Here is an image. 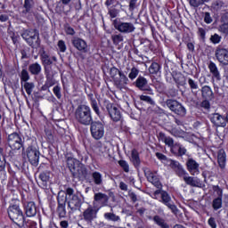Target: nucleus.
I'll list each match as a JSON object with an SVG mask.
<instances>
[{"mask_svg":"<svg viewBox=\"0 0 228 228\" xmlns=\"http://www.w3.org/2000/svg\"><path fill=\"white\" fill-rule=\"evenodd\" d=\"M75 119L82 126H90L94 122L92 110L87 105H80L75 110Z\"/></svg>","mask_w":228,"mask_h":228,"instance_id":"f257e3e1","label":"nucleus"},{"mask_svg":"<svg viewBox=\"0 0 228 228\" xmlns=\"http://www.w3.org/2000/svg\"><path fill=\"white\" fill-rule=\"evenodd\" d=\"M66 201L68 200V208H69V213H74L77 211V209H81V206L83 205V201L81 200V197L77 194H74V189L69 187L66 189V197L63 198Z\"/></svg>","mask_w":228,"mask_h":228,"instance_id":"f03ea898","label":"nucleus"},{"mask_svg":"<svg viewBox=\"0 0 228 228\" xmlns=\"http://www.w3.org/2000/svg\"><path fill=\"white\" fill-rule=\"evenodd\" d=\"M7 213L9 218L14 222L18 227L22 228L24 225H26L24 214L22 213V210L19 205H11L7 209Z\"/></svg>","mask_w":228,"mask_h":228,"instance_id":"7ed1b4c3","label":"nucleus"},{"mask_svg":"<svg viewBox=\"0 0 228 228\" xmlns=\"http://www.w3.org/2000/svg\"><path fill=\"white\" fill-rule=\"evenodd\" d=\"M67 165L72 174L73 176L81 179V177H85L86 174V167L79 162V160L69 157L67 159Z\"/></svg>","mask_w":228,"mask_h":228,"instance_id":"20e7f679","label":"nucleus"},{"mask_svg":"<svg viewBox=\"0 0 228 228\" xmlns=\"http://www.w3.org/2000/svg\"><path fill=\"white\" fill-rule=\"evenodd\" d=\"M21 37L27 42V44L30 45V47H34L35 49L40 47V38L37 29L24 30Z\"/></svg>","mask_w":228,"mask_h":228,"instance_id":"39448f33","label":"nucleus"},{"mask_svg":"<svg viewBox=\"0 0 228 228\" xmlns=\"http://www.w3.org/2000/svg\"><path fill=\"white\" fill-rule=\"evenodd\" d=\"M91 135L94 140H101L104 136V125L101 121H93L90 124Z\"/></svg>","mask_w":228,"mask_h":228,"instance_id":"423d86ee","label":"nucleus"},{"mask_svg":"<svg viewBox=\"0 0 228 228\" xmlns=\"http://www.w3.org/2000/svg\"><path fill=\"white\" fill-rule=\"evenodd\" d=\"M114 28L119 33H122L123 35H129L131 33H134L136 31V27L134 26V23L133 22H127V21H118L114 23Z\"/></svg>","mask_w":228,"mask_h":228,"instance_id":"0eeeda50","label":"nucleus"},{"mask_svg":"<svg viewBox=\"0 0 228 228\" xmlns=\"http://www.w3.org/2000/svg\"><path fill=\"white\" fill-rule=\"evenodd\" d=\"M166 104L170 111H173V113H175L180 117H184L186 115V109L184 106H183V104H181V102H177V100H167Z\"/></svg>","mask_w":228,"mask_h":228,"instance_id":"6e6552de","label":"nucleus"},{"mask_svg":"<svg viewBox=\"0 0 228 228\" xmlns=\"http://www.w3.org/2000/svg\"><path fill=\"white\" fill-rule=\"evenodd\" d=\"M7 142L12 151H20L22 149V138L17 133L9 134Z\"/></svg>","mask_w":228,"mask_h":228,"instance_id":"1a4fd4ad","label":"nucleus"},{"mask_svg":"<svg viewBox=\"0 0 228 228\" xmlns=\"http://www.w3.org/2000/svg\"><path fill=\"white\" fill-rule=\"evenodd\" d=\"M160 197V202L164 204V206H167V208H168V209H170L172 213H174V215H177V213H179L177 206L173 203L172 198L170 197V194H168V192L162 191Z\"/></svg>","mask_w":228,"mask_h":228,"instance_id":"9d476101","label":"nucleus"},{"mask_svg":"<svg viewBox=\"0 0 228 228\" xmlns=\"http://www.w3.org/2000/svg\"><path fill=\"white\" fill-rule=\"evenodd\" d=\"M27 157L29 163L34 167H37V165H38V161H40V151H38L37 147L29 146L27 150Z\"/></svg>","mask_w":228,"mask_h":228,"instance_id":"9b49d317","label":"nucleus"},{"mask_svg":"<svg viewBox=\"0 0 228 228\" xmlns=\"http://www.w3.org/2000/svg\"><path fill=\"white\" fill-rule=\"evenodd\" d=\"M186 167L191 175H199L200 174V165L195 159L190 158L186 161Z\"/></svg>","mask_w":228,"mask_h":228,"instance_id":"f8f14e48","label":"nucleus"},{"mask_svg":"<svg viewBox=\"0 0 228 228\" xmlns=\"http://www.w3.org/2000/svg\"><path fill=\"white\" fill-rule=\"evenodd\" d=\"M216 58L222 65H228V50L218 46L216 50Z\"/></svg>","mask_w":228,"mask_h":228,"instance_id":"ddd939ff","label":"nucleus"},{"mask_svg":"<svg viewBox=\"0 0 228 228\" xmlns=\"http://www.w3.org/2000/svg\"><path fill=\"white\" fill-rule=\"evenodd\" d=\"M107 110L109 111V115L113 122H120L122 119V114L115 105L111 103L107 104Z\"/></svg>","mask_w":228,"mask_h":228,"instance_id":"4468645a","label":"nucleus"},{"mask_svg":"<svg viewBox=\"0 0 228 228\" xmlns=\"http://www.w3.org/2000/svg\"><path fill=\"white\" fill-rule=\"evenodd\" d=\"M97 213H99V208L90 205L83 213L84 220L92 222V220L97 218Z\"/></svg>","mask_w":228,"mask_h":228,"instance_id":"2eb2a0df","label":"nucleus"},{"mask_svg":"<svg viewBox=\"0 0 228 228\" xmlns=\"http://www.w3.org/2000/svg\"><path fill=\"white\" fill-rule=\"evenodd\" d=\"M147 78L143 77H139L135 81V86L139 88V90L146 91L150 95H154V91L149 87Z\"/></svg>","mask_w":228,"mask_h":228,"instance_id":"dca6fc26","label":"nucleus"},{"mask_svg":"<svg viewBox=\"0 0 228 228\" xmlns=\"http://www.w3.org/2000/svg\"><path fill=\"white\" fill-rule=\"evenodd\" d=\"M73 47H76L80 53H88V44L86 41L80 37H75L72 39Z\"/></svg>","mask_w":228,"mask_h":228,"instance_id":"f3484780","label":"nucleus"},{"mask_svg":"<svg viewBox=\"0 0 228 228\" xmlns=\"http://www.w3.org/2000/svg\"><path fill=\"white\" fill-rule=\"evenodd\" d=\"M66 200L63 199V196H58V208L57 215L59 218H65L67 216V208H66Z\"/></svg>","mask_w":228,"mask_h":228,"instance_id":"a211bd4d","label":"nucleus"},{"mask_svg":"<svg viewBox=\"0 0 228 228\" xmlns=\"http://www.w3.org/2000/svg\"><path fill=\"white\" fill-rule=\"evenodd\" d=\"M144 175L149 183H151V184H153L157 188H159V186H161V183H159V178L158 177V175H156V173L146 169L144 170Z\"/></svg>","mask_w":228,"mask_h":228,"instance_id":"6ab92c4d","label":"nucleus"},{"mask_svg":"<svg viewBox=\"0 0 228 228\" xmlns=\"http://www.w3.org/2000/svg\"><path fill=\"white\" fill-rule=\"evenodd\" d=\"M0 175L2 179H6V157L0 148Z\"/></svg>","mask_w":228,"mask_h":228,"instance_id":"aec40b11","label":"nucleus"},{"mask_svg":"<svg viewBox=\"0 0 228 228\" xmlns=\"http://www.w3.org/2000/svg\"><path fill=\"white\" fill-rule=\"evenodd\" d=\"M110 200V198L108 197V195L102 193V192H98L94 194V204H100L102 208H103V206H108V200Z\"/></svg>","mask_w":228,"mask_h":228,"instance_id":"412c9836","label":"nucleus"},{"mask_svg":"<svg viewBox=\"0 0 228 228\" xmlns=\"http://www.w3.org/2000/svg\"><path fill=\"white\" fill-rule=\"evenodd\" d=\"M25 214L29 218L37 216V205H35V202L29 201L25 204Z\"/></svg>","mask_w":228,"mask_h":228,"instance_id":"4be33fe9","label":"nucleus"},{"mask_svg":"<svg viewBox=\"0 0 228 228\" xmlns=\"http://www.w3.org/2000/svg\"><path fill=\"white\" fill-rule=\"evenodd\" d=\"M119 77L116 78L114 80V84L116 85V86H118L120 90H122V88H124V86H126V85H127V83H129V78H127L126 77V75L124 73H119L118 75Z\"/></svg>","mask_w":228,"mask_h":228,"instance_id":"5701e85b","label":"nucleus"},{"mask_svg":"<svg viewBox=\"0 0 228 228\" xmlns=\"http://www.w3.org/2000/svg\"><path fill=\"white\" fill-rule=\"evenodd\" d=\"M159 140L160 142H163L166 145H167V147H170L171 152H172V148H174L175 146V144L174 143V139L172 137L167 136L163 133H159Z\"/></svg>","mask_w":228,"mask_h":228,"instance_id":"b1692460","label":"nucleus"},{"mask_svg":"<svg viewBox=\"0 0 228 228\" xmlns=\"http://www.w3.org/2000/svg\"><path fill=\"white\" fill-rule=\"evenodd\" d=\"M171 152L173 154H176L177 156H184V154H186L187 151H186V148L184 146H183L181 143L175 142V146L172 148Z\"/></svg>","mask_w":228,"mask_h":228,"instance_id":"393cba45","label":"nucleus"},{"mask_svg":"<svg viewBox=\"0 0 228 228\" xmlns=\"http://www.w3.org/2000/svg\"><path fill=\"white\" fill-rule=\"evenodd\" d=\"M39 179L43 183V187L47 188V183H49L51 179V172L50 171H43L39 174Z\"/></svg>","mask_w":228,"mask_h":228,"instance_id":"a878e982","label":"nucleus"},{"mask_svg":"<svg viewBox=\"0 0 228 228\" xmlns=\"http://www.w3.org/2000/svg\"><path fill=\"white\" fill-rule=\"evenodd\" d=\"M28 70L33 76H38L42 72V66L38 62H35L28 66Z\"/></svg>","mask_w":228,"mask_h":228,"instance_id":"bb28decb","label":"nucleus"},{"mask_svg":"<svg viewBox=\"0 0 228 228\" xmlns=\"http://www.w3.org/2000/svg\"><path fill=\"white\" fill-rule=\"evenodd\" d=\"M33 6H35V2L33 0H24L23 13L28 15V13H33Z\"/></svg>","mask_w":228,"mask_h":228,"instance_id":"cd10ccee","label":"nucleus"},{"mask_svg":"<svg viewBox=\"0 0 228 228\" xmlns=\"http://www.w3.org/2000/svg\"><path fill=\"white\" fill-rule=\"evenodd\" d=\"M208 69L213 75V77H215V79H217V81H220V71H218V67H216V64H215V62H210L208 65Z\"/></svg>","mask_w":228,"mask_h":228,"instance_id":"c85d7f7f","label":"nucleus"},{"mask_svg":"<svg viewBox=\"0 0 228 228\" xmlns=\"http://www.w3.org/2000/svg\"><path fill=\"white\" fill-rule=\"evenodd\" d=\"M226 159H227V156L225 155V151L219 150V151L217 153V161H218L219 167H221V168H224L225 167Z\"/></svg>","mask_w":228,"mask_h":228,"instance_id":"c756f323","label":"nucleus"},{"mask_svg":"<svg viewBox=\"0 0 228 228\" xmlns=\"http://www.w3.org/2000/svg\"><path fill=\"white\" fill-rule=\"evenodd\" d=\"M183 179L184 183L188 184V186L197 187L200 184L199 179L190 176L188 175H186Z\"/></svg>","mask_w":228,"mask_h":228,"instance_id":"7c9ffc66","label":"nucleus"},{"mask_svg":"<svg viewBox=\"0 0 228 228\" xmlns=\"http://www.w3.org/2000/svg\"><path fill=\"white\" fill-rule=\"evenodd\" d=\"M201 95L203 99H213V90L208 86H204L201 88Z\"/></svg>","mask_w":228,"mask_h":228,"instance_id":"2f4dec72","label":"nucleus"},{"mask_svg":"<svg viewBox=\"0 0 228 228\" xmlns=\"http://www.w3.org/2000/svg\"><path fill=\"white\" fill-rule=\"evenodd\" d=\"M131 161L134 167H140V154L138 151L133 150L131 153Z\"/></svg>","mask_w":228,"mask_h":228,"instance_id":"473e14b6","label":"nucleus"},{"mask_svg":"<svg viewBox=\"0 0 228 228\" xmlns=\"http://www.w3.org/2000/svg\"><path fill=\"white\" fill-rule=\"evenodd\" d=\"M92 179L97 186H101L102 184V174L95 171L92 174Z\"/></svg>","mask_w":228,"mask_h":228,"instance_id":"72a5a7b5","label":"nucleus"},{"mask_svg":"<svg viewBox=\"0 0 228 228\" xmlns=\"http://www.w3.org/2000/svg\"><path fill=\"white\" fill-rule=\"evenodd\" d=\"M21 86H23L28 95H31V94H33V90H35V83L33 82H24Z\"/></svg>","mask_w":228,"mask_h":228,"instance_id":"f704fd0d","label":"nucleus"},{"mask_svg":"<svg viewBox=\"0 0 228 228\" xmlns=\"http://www.w3.org/2000/svg\"><path fill=\"white\" fill-rule=\"evenodd\" d=\"M150 74H161V66L158 62H152L149 68Z\"/></svg>","mask_w":228,"mask_h":228,"instance_id":"c9c22d12","label":"nucleus"},{"mask_svg":"<svg viewBox=\"0 0 228 228\" xmlns=\"http://www.w3.org/2000/svg\"><path fill=\"white\" fill-rule=\"evenodd\" d=\"M153 221L155 222V224H157V225H159V227H161V228H169L170 227L168 225V224H167V222H165V219L161 218L159 216H155L153 217Z\"/></svg>","mask_w":228,"mask_h":228,"instance_id":"e433bc0d","label":"nucleus"},{"mask_svg":"<svg viewBox=\"0 0 228 228\" xmlns=\"http://www.w3.org/2000/svg\"><path fill=\"white\" fill-rule=\"evenodd\" d=\"M41 61L45 67H47L48 65H53V59H51V57L47 53H45V52H43L41 53Z\"/></svg>","mask_w":228,"mask_h":228,"instance_id":"4c0bfd02","label":"nucleus"},{"mask_svg":"<svg viewBox=\"0 0 228 228\" xmlns=\"http://www.w3.org/2000/svg\"><path fill=\"white\" fill-rule=\"evenodd\" d=\"M170 134L176 138H184L186 136V133L179 128H172Z\"/></svg>","mask_w":228,"mask_h":228,"instance_id":"58836bf2","label":"nucleus"},{"mask_svg":"<svg viewBox=\"0 0 228 228\" xmlns=\"http://www.w3.org/2000/svg\"><path fill=\"white\" fill-rule=\"evenodd\" d=\"M104 218L105 220H109L110 222H119L120 220V216L110 212L104 214Z\"/></svg>","mask_w":228,"mask_h":228,"instance_id":"ea45409f","label":"nucleus"},{"mask_svg":"<svg viewBox=\"0 0 228 228\" xmlns=\"http://www.w3.org/2000/svg\"><path fill=\"white\" fill-rule=\"evenodd\" d=\"M20 84L28 83L29 81V72H28V69H22L20 75Z\"/></svg>","mask_w":228,"mask_h":228,"instance_id":"a19ab883","label":"nucleus"},{"mask_svg":"<svg viewBox=\"0 0 228 228\" xmlns=\"http://www.w3.org/2000/svg\"><path fill=\"white\" fill-rule=\"evenodd\" d=\"M167 165H168V167H170V168H172L175 171L183 166V165H181V163H179V161L170 159L167 160Z\"/></svg>","mask_w":228,"mask_h":228,"instance_id":"79ce46f5","label":"nucleus"},{"mask_svg":"<svg viewBox=\"0 0 228 228\" xmlns=\"http://www.w3.org/2000/svg\"><path fill=\"white\" fill-rule=\"evenodd\" d=\"M111 38L114 45H118L120 42H124V36L122 34L114 35Z\"/></svg>","mask_w":228,"mask_h":228,"instance_id":"37998d69","label":"nucleus"},{"mask_svg":"<svg viewBox=\"0 0 228 228\" xmlns=\"http://www.w3.org/2000/svg\"><path fill=\"white\" fill-rule=\"evenodd\" d=\"M110 77H112L113 81H115V79L118 78V77L117 76H120V74H122V71L118 70V69H117L116 67H113L110 69Z\"/></svg>","mask_w":228,"mask_h":228,"instance_id":"c03bdc74","label":"nucleus"},{"mask_svg":"<svg viewBox=\"0 0 228 228\" xmlns=\"http://www.w3.org/2000/svg\"><path fill=\"white\" fill-rule=\"evenodd\" d=\"M212 206L216 211L222 208V196H219L218 198L215 199L213 200Z\"/></svg>","mask_w":228,"mask_h":228,"instance_id":"a18cd8bd","label":"nucleus"},{"mask_svg":"<svg viewBox=\"0 0 228 228\" xmlns=\"http://www.w3.org/2000/svg\"><path fill=\"white\" fill-rule=\"evenodd\" d=\"M138 74H140V70H138V69H136L135 67L131 69L130 73L128 74V77L129 79H136V77H138Z\"/></svg>","mask_w":228,"mask_h":228,"instance_id":"49530a36","label":"nucleus"},{"mask_svg":"<svg viewBox=\"0 0 228 228\" xmlns=\"http://www.w3.org/2000/svg\"><path fill=\"white\" fill-rule=\"evenodd\" d=\"M209 0H190L191 6H193V8H199L200 4H204V3H208Z\"/></svg>","mask_w":228,"mask_h":228,"instance_id":"de8ad7c7","label":"nucleus"},{"mask_svg":"<svg viewBox=\"0 0 228 228\" xmlns=\"http://www.w3.org/2000/svg\"><path fill=\"white\" fill-rule=\"evenodd\" d=\"M210 42L214 45L220 44L222 42V36L214 34L210 37Z\"/></svg>","mask_w":228,"mask_h":228,"instance_id":"09e8293b","label":"nucleus"},{"mask_svg":"<svg viewBox=\"0 0 228 228\" xmlns=\"http://www.w3.org/2000/svg\"><path fill=\"white\" fill-rule=\"evenodd\" d=\"M175 172L176 175H178V177H182L183 179L184 176L188 175V172L184 170V167H183V166L176 169Z\"/></svg>","mask_w":228,"mask_h":228,"instance_id":"8fccbe9b","label":"nucleus"},{"mask_svg":"<svg viewBox=\"0 0 228 228\" xmlns=\"http://www.w3.org/2000/svg\"><path fill=\"white\" fill-rule=\"evenodd\" d=\"M188 85L191 90H198L199 88V84L197 83V81L193 80L192 78L188 79Z\"/></svg>","mask_w":228,"mask_h":228,"instance_id":"3c124183","label":"nucleus"},{"mask_svg":"<svg viewBox=\"0 0 228 228\" xmlns=\"http://www.w3.org/2000/svg\"><path fill=\"white\" fill-rule=\"evenodd\" d=\"M118 165L123 168L124 172H129V163L126 160H119Z\"/></svg>","mask_w":228,"mask_h":228,"instance_id":"603ef678","label":"nucleus"},{"mask_svg":"<svg viewBox=\"0 0 228 228\" xmlns=\"http://www.w3.org/2000/svg\"><path fill=\"white\" fill-rule=\"evenodd\" d=\"M45 132L49 143H54V135L53 134V131L45 130Z\"/></svg>","mask_w":228,"mask_h":228,"instance_id":"864d4df0","label":"nucleus"},{"mask_svg":"<svg viewBox=\"0 0 228 228\" xmlns=\"http://www.w3.org/2000/svg\"><path fill=\"white\" fill-rule=\"evenodd\" d=\"M57 45L61 53H65V51H67V45H65V41L59 40Z\"/></svg>","mask_w":228,"mask_h":228,"instance_id":"5fc2aeb1","label":"nucleus"},{"mask_svg":"<svg viewBox=\"0 0 228 228\" xmlns=\"http://www.w3.org/2000/svg\"><path fill=\"white\" fill-rule=\"evenodd\" d=\"M141 101H143L144 102H148V104H154V100H152V98H151L148 95H143L142 94L140 96Z\"/></svg>","mask_w":228,"mask_h":228,"instance_id":"6e6d98bb","label":"nucleus"},{"mask_svg":"<svg viewBox=\"0 0 228 228\" xmlns=\"http://www.w3.org/2000/svg\"><path fill=\"white\" fill-rule=\"evenodd\" d=\"M161 193H163V191H161V190L155 191L152 194V199H155V200H159V202H160Z\"/></svg>","mask_w":228,"mask_h":228,"instance_id":"4d7b16f0","label":"nucleus"},{"mask_svg":"<svg viewBox=\"0 0 228 228\" xmlns=\"http://www.w3.org/2000/svg\"><path fill=\"white\" fill-rule=\"evenodd\" d=\"M91 106H92L94 111L96 113V115H101V110H99V105H97V101L93 100Z\"/></svg>","mask_w":228,"mask_h":228,"instance_id":"13d9d810","label":"nucleus"},{"mask_svg":"<svg viewBox=\"0 0 228 228\" xmlns=\"http://www.w3.org/2000/svg\"><path fill=\"white\" fill-rule=\"evenodd\" d=\"M156 157L158 158V159H160V161H163V163H166V165H167L169 159H167V156L162 153L157 152Z\"/></svg>","mask_w":228,"mask_h":228,"instance_id":"bf43d9fd","label":"nucleus"},{"mask_svg":"<svg viewBox=\"0 0 228 228\" xmlns=\"http://www.w3.org/2000/svg\"><path fill=\"white\" fill-rule=\"evenodd\" d=\"M65 32L66 35H70L71 37H73V35H76V31L69 25L65 26Z\"/></svg>","mask_w":228,"mask_h":228,"instance_id":"052dcab7","label":"nucleus"},{"mask_svg":"<svg viewBox=\"0 0 228 228\" xmlns=\"http://www.w3.org/2000/svg\"><path fill=\"white\" fill-rule=\"evenodd\" d=\"M53 94L57 96V99H61V88L56 86L53 87Z\"/></svg>","mask_w":228,"mask_h":228,"instance_id":"680f3d73","label":"nucleus"},{"mask_svg":"<svg viewBox=\"0 0 228 228\" xmlns=\"http://www.w3.org/2000/svg\"><path fill=\"white\" fill-rule=\"evenodd\" d=\"M204 21L206 24H211V22H213V18H211V14L209 12H205Z\"/></svg>","mask_w":228,"mask_h":228,"instance_id":"e2e57ef3","label":"nucleus"},{"mask_svg":"<svg viewBox=\"0 0 228 228\" xmlns=\"http://www.w3.org/2000/svg\"><path fill=\"white\" fill-rule=\"evenodd\" d=\"M219 31H221V33H224V35H228V23L221 25Z\"/></svg>","mask_w":228,"mask_h":228,"instance_id":"0e129e2a","label":"nucleus"},{"mask_svg":"<svg viewBox=\"0 0 228 228\" xmlns=\"http://www.w3.org/2000/svg\"><path fill=\"white\" fill-rule=\"evenodd\" d=\"M136 3H137V0H130V3H129V11L130 12L134 11V8H136Z\"/></svg>","mask_w":228,"mask_h":228,"instance_id":"69168bd1","label":"nucleus"},{"mask_svg":"<svg viewBox=\"0 0 228 228\" xmlns=\"http://www.w3.org/2000/svg\"><path fill=\"white\" fill-rule=\"evenodd\" d=\"M118 12L116 11V9H110L109 10V15H110L111 19H115Z\"/></svg>","mask_w":228,"mask_h":228,"instance_id":"338daca9","label":"nucleus"},{"mask_svg":"<svg viewBox=\"0 0 228 228\" xmlns=\"http://www.w3.org/2000/svg\"><path fill=\"white\" fill-rule=\"evenodd\" d=\"M208 225H210L211 228H216V222L213 217L208 219Z\"/></svg>","mask_w":228,"mask_h":228,"instance_id":"774afa93","label":"nucleus"}]
</instances>
